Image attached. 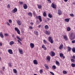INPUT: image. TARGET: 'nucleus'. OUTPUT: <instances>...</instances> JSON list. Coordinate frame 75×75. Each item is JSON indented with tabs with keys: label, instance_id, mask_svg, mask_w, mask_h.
Returning <instances> with one entry per match:
<instances>
[{
	"label": "nucleus",
	"instance_id": "obj_1",
	"mask_svg": "<svg viewBox=\"0 0 75 75\" xmlns=\"http://www.w3.org/2000/svg\"><path fill=\"white\" fill-rule=\"evenodd\" d=\"M70 37V39L71 40H74V39L75 38V33H71Z\"/></svg>",
	"mask_w": 75,
	"mask_h": 75
},
{
	"label": "nucleus",
	"instance_id": "obj_2",
	"mask_svg": "<svg viewBox=\"0 0 75 75\" xmlns=\"http://www.w3.org/2000/svg\"><path fill=\"white\" fill-rule=\"evenodd\" d=\"M48 41L51 43V44H52L53 43V40L52 39V37H49L48 38Z\"/></svg>",
	"mask_w": 75,
	"mask_h": 75
},
{
	"label": "nucleus",
	"instance_id": "obj_3",
	"mask_svg": "<svg viewBox=\"0 0 75 75\" xmlns=\"http://www.w3.org/2000/svg\"><path fill=\"white\" fill-rule=\"evenodd\" d=\"M15 30L16 31H17L18 34H20V30H19L18 29L17 27H15Z\"/></svg>",
	"mask_w": 75,
	"mask_h": 75
},
{
	"label": "nucleus",
	"instance_id": "obj_4",
	"mask_svg": "<svg viewBox=\"0 0 75 75\" xmlns=\"http://www.w3.org/2000/svg\"><path fill=\"white\" fill-rule=\"evenodd\" d=\"M17 11V9L16 8H15L13 9L12 10V13H16Z\"/></svg>",
	"mask_w": 75,
	"mask_h": 75
},
{
	"label": "nucleus",
	"instance_id": "obj_5",
	"mask_svg": "<svg viewBox=\"0 0 75 75\" xmlns=\"http://www.w3.org/2000/svg\"><path fill=\"white\" fill-rule=\"evenodd\" d=\"M8 52L10 54H13V50L11 49H9L8 50Z\"/></svg>",
	"mask_w": 75,
	"mask_h": 75
},
{
	"label": "nucleus",
	"instance_id": "obj_6",
	"mask_svg": "<svg viewBox=\"0 0 75 75\" xmlns=\"http://www.w3.org/2000/svg\"><path fill=\"white\" fill-rule=\"evenodd\" d=\"M23 7L24 9H27V8H28V6H27V5L26 4H23Z\"/></svg>",
	"mask_w": 75,
	"mask_h": 75
},
{
	"label": "nucleus",
	"instance_id": "obj_7",
	"mask_svg": "<svg viewBox=\"0 0 75 75\" xmlns=\"http://www.w3.org/2000/svg\"><path fill=\"white\" fill-rule=\"evenodd\" d=\"M55 53L53 51L51 52L50 53V55L51 56H52V57H54V55H55Z\"/></svg>",
	"mask_w": 75,
	"mask_h": 75
},
{
	"label": "nucleus",
	"instance_id": "obj_8",
	"mask_svg": "<svg viewBox=\"0 0 75 75\" xmlns=\"http://www.w3.org/2000/svg\"><path fill=\"white\" fill-rule=\"evenodd\" d=\"M33 63L35 65H37L38 64V62L37 60H34L33 61Z\"/></svg>",
	"mask_w": 75,
	"mask_h": 75
},
{
	"label": "nucleus",
	"instance_id": "obj_9",
	"mask_svg": "<svg viewBox=\"0 0 75 75\" xmlns=\"http://www.w3.org/2000/svg\"><path fill=\"white\" fill-rule=\"evenodd\" d=\"M18 51L20 54H23V52L22 50L20 49V48H18Z\"/></svg>",
	"mask_w": 75,
	"mask_h": 75
},
{
	"label": "nucleus",
	"instance_id": "obj_10",
	"mask_svg": "<svg viewBox=\"0 0 75 75\" xmlns=\"http://www.w3.org/2000/svg\"><path fill=\"white\" fill-rule=\"evenodd\" d=\"M30 46L31 48H33L34 47V44L33 43H31L30 44Z\"/></svg>",
	"mask_w": 75,
	"mask_h": 75
},
{
	"label": "nucleus",
	"instance_id": "obj_11",
	"mask_svg": "<svg viewBox=\"0 0 75 75\" xmlns=\"http://www.w3.org/2000/svg\"><path fill=\"white\" fill-rule=\"evenodd\" d=\"M52 8H56V5L54 4L53 3L52 4Z\"/></svg>",
	"mask_w": 75,
	"mask_h": 75
},
{
	"label": "nucleus",
	"instance_id": "obj_12",
	"mask_svg": "<svg viewBox=\"0 0 75 75\" xmlns=\"http://www.w3.org/2000/svg\"><path fill=\"white\" fill-rule=\"evenodd\" d=\"M38 18L40 22H42V18L41 16H38Z\"/></svg>",
	"mask_w": 75,
	"mask_h": 75
},
{
	"label": "nucleus",
	"instance_id": "obj_13",
	"mask_svg": "<svg viewBox=\"0 0 75 75\" xmlns=\"http://www.w3.org/2000/svg\"><path fill=\"white\" fill-rule=\"evenodd\" d=\"M45 33L47 35H50L51 33V32L50 31H46L45 32Z\"/></svg>",
	"mask_w": 75,
	"mask_h": 75
},
{
	"label": "nucleus",
	"instance_id": "obj_14",
	"mask_svg": "<svg viewBox=\"0 0 75 75\" xmlns=\"http://www.w3.org/2000/svg\"><path fill=\"white\" fill-rule=\"evenodd\" d=\"M58 13L59 14V15H61V14H62V12L60 9H59Z\"/></svg>",
	"mask_w": 75,
	"mask_h": 75
},
{
	"label": "nucleus",
	"instance_id": "obj_15",
	"mask_svg": "<svg viewBox=\"0 0 75 75\" xmlns=\"http://www.w3.org/2000/svg\"><path fill=\"white\" fill-rule=\"evenodd\" d=\"M44 66L47 69H49V67H48V66H47V65L46 64H44Z\"/></svg>",
	"mask_w": 75,
	"mask_h": 75
},
{
	"label": "nucleus",
	"instance_id": "obj_16",
	"mask_svg": "<svg viewBox=\"0 0 75 75\" xmlns=\"http://www.w3.org/2000/svg\"><path fill=\"white\" fill-rule=\"evenodd\" d=\"M37 6L38 8H39V9H41L42 8V5H41L38 4Z\"/></svg>",
	"mask_w": 75,
	"mask_h": 75
},
{
	"label": "nucleus",
	"instance_id": "obj_17",
	"mask_svg": "<svg viewBox=\"0 0 75 75\" xmlns=\"http://www.w3.org/2000/svg\"><path fill=\"white\" fill-rule=\"evenodd\" d=\"M63 38H64V39L66 41H67L68 40V37H67V36L66 35L64 36Z\"/></svg>",
	"mask_w": 75,
	"mask_h": 75
},
{
	"label": "nucleus",
	"instance_id": "obj_18",
	"mask_svg": "<svg viewBox=\"0 0 75 75\" xmlns=\"http://www.w3.org/2000/svg\"><path fill=\"white\" fill-rule=\"evenodd\" d=\"M45 29H46V30H48V29L49 28V27L48 25H46L45 26Z\"/></svg>",
	"mask_w": 75,
	"mask_h": 75
},
{
	"label": "nucleus",
	"instance_id": "obj_19",
	"mask_svg": "<svg viewBox=\"0 0 75 75\" xmlns=\"http://www.w3.org/2000/svg\"><path fill=\"white\" fill-rule=\"evenodd\" d=\"M47 59L48 61H50L51 57H50V56H48L47 57Z\"/></svg>",
	"mask_w": 75,
	"mask_h": 75
},
{
	"label": "nucleus",
	"instance_id": "obj_20",
	"mask_svg": "<svg viewBox=\"0 0 75 75\" xmlns=\"http://www.w3.org/2000/svg\"><path fill=\"white\" fill-rule=\"evenodd\" d=\"M56 65H57V66H59L60 63H59V62L57 61H56Z\"/></svg>",
	"mask_w": 75,
	"mask_h": 75
},
{
	"label": "nucleus",
	"instance_id": "obj_21",
	"mask_svg": "<svg viewBox=\"0 0 75 75\" xmlns=\"http://www.w3.org/2000/svg\"><path fill=\"white\" fill-rule=\"evenodd\" d=\"M13 72H14V74H17V70H16V69H13Z\"/></svg>",
	"mask_w": 75,
	"mask_h": 75
},
{
	"label": "nucleus",
	"instance_id": "obj_22",
	"mask_svg": "<svg viewBox=\"0 0 75 75\" xmlns=\"http://www.w3.org/2000/svg\"><path fill=\"white\" fill-rule=\"evenodd\" d=\"M17 23L19 25H21V22H20V21L18 20L17 21Z\"/></svg>",
	"mask_w": 75,
	"mask_h": 75
},
{
	"label": "nucleus",
	"instance_id": "obj_23",
	"mask_svg": "<svg viewBox=\"0 0 75 75\" xmlns=\"http://www.w3.org/2000/svg\"><path fill=\"white\" fill-rule=\"evenodd\" d=\"M34 33L35 34V35H36L37 36H38V31H35L34 32Z\"/></svg>",
	"mask_w": 75,
	"mask_h": 75
},
{
	"label": "nucleus",
	"instance_id": "obj_24",
	"mask_svg": "<svg viewBox=\"0 0 75 75\" xmlns=\"http://www.w3.org/2000/svg\"><path fill=\"white\" fill-rule=\"evenodd\" d=\"M0 36L1 38H3V37H4V36L3 35L2 32H1L0 33Z\"/></svg>",
	"mask_w": 75,
	"mask_h": 75
},
{
	"label": "nucleus",
	"instance_id": "obj_25",
	"mask_svg": "<svg viewBox=\"0 0 75 75\" xmlns=\"http://www.w3.org/2000/svg\"><path fill=\"white\" fill-rule=\"evenodd\" d=\"M14 42L13 41H11L9 43V44L11 45H13V44H14Z\"/></svg>",
	"mask_w": 75,
	"mask_h": 75
},
{
	"label": "nucleus",
	"instance_id": "obj_26",
	"mask_svg": "<svg viewBox=\"0 0 75 75\" xmlns=\"http://www.w3.org/2000/svg\"><path fill=\"white\" fill-rule=\"evenodd\" d=\"M28 16H30V17H32L33 16V14H32V13L31 12H29L28 13Z\"/></svg>",
	"mask_w": 75,
	"mask_h": 75
},
{
	"label": "nucleus",
	"instance_id": "obj_27",
	"mask_svg": "<svg viewBox=\"0 0 75 75\" xmlns=\"http://www.w3.org/2000/svg\"><path fill=\"white\" fill-rule=\"evenodd\" d=\"M64 21H65L66 22H69V19H66L64 20Z\"/></svg>",
	"mask_w": 75,
	"mask_h": 75
},
{
	"label": "nucleus",
	"instance_id": "obj_28",
	"mask_svg": "<svg viewBox=\"0 0 75 75\" xmlns=\"http://www.w3.org/2000/svg\"><path fill=\"white\" fill-rule=\"evenodd\" d=\"M63 45H61L59 46V49H62L63 48Z\"/></svg>",
	"mask_w": 75,
	"mask_h": 75
},
{
	"label": "nucleus",
	"instance_id": "obj_29",
	"mask_svg": "<svg viewBox=\"0 0 75 75\" xmlns=\"http://www.w3.org/2000/svg\"><path fill=\"white\" fill-rule=\"evenodd\" d=\"M48 16L49 18H52V16L51 14H50V13L48 14Z\"/></svg>",
	"mask_w": 75,
	"mask_h": 75
},
{
	"label": "nucleus",
	"instance_id": "obj_30",
	"mask_svg": "<svg viewBox=\"0 0 75 75\" xmlns=\"http://www.w3.org/2000/svg\"><path fill=\"white\" fill-rule=\"evenodd\" d=\"M67 48L68 49V51H71V50L72 49L71 48V47H67Z\"/></svg>",
	"mask_w": 75,
	"mask_h": 75
},
{
	"label": "nucleus",
	"instance_id": "obj_31",
	"mask_svg": "<svg viewBox=\"0 0 75 75\" xmlns=\"http://www.w3.org/2000/svg\"><path fill=\"white\" fill-rule=\"evenodd\" d=\"M72 51L74 53H75V48L74 47L72 49Z\"/></svg>",
	"mask_w": 75,
	"mask_h": 75
},
{
	"label": "nucleus",
	"instance_id": "obj_32",
	"mask_svg": "<svg viewBox=\"0 0 75 75\" xmlns=\"http://www.w3.org/2000/svg\"><path fill=\"white\" fill-rule=\"evenodd\" d=\"M59 56L60 57H62L64 56V54L62 53H60L59 54Z\"/></svg>",
	"mask_w": 75,
	"mask_h": 75
},
{
	"label": "nucleus",
	"instance_id": "obj_33",
	"mask_svg": "<svg viewBox=\"0 0 75 75\" xmlns=\"http://www.w3.org/2000/svg\"><path fill=\"white\" fill-rule=\"evenodd\" d=\"M56 66L55 65H53L52 66V68L54 69H56Z\"/></svg>",
	"mask_w": 75,
	"mask_h": 75
},
{
	"label": "nucleus",
	"instance_id": "obj_34",
	"mask_svg": "<svg viewBox=\"0 0 75 75\" xmlns=\"http://www.w3.org/2000/svg\"><path fill=\"white\" fill-rule=\"evenodd\" d=\"M71 66L72 67L74 68V67H75V64H74V63L72 64H71Z\"/></svg>",
	"mask_w": 75,
	"mask_h": 75
},
{
	"label": "nucleus",
	"instance_id": "obj_35",
	"mask_svg": "<svg viewBox=\"0 0 75 75\" xmlns=\"http://www.w3.org/2000/svg\"><path fill=\"white\" fill-rule=\"evenodd\" d=\"M63 73L64 74H67V72L65 71H63Z\"/></svg>",
	"mask_w": 75,
	"mask_h": 75
},
{
	"label": "nucleus",
	"instance_id": "obj_36",
	"mask_svg": "<svg viewBox=\"0 0 75 75\" xmlns=\"http://www.w3.org/2000/svg\"><path fill=\"white\" fill-rule=\"evenodd\" d=\"M43 14V16H44V17L46 16V13H45V12H44Z\"/></svg>",
	"mask_w": 75,
	"mask_h": 75
},
{
	"label": "nucleus",
	"instance_id": "obj_37",
	"mask_svg": "<svg viewBox=\"0 0 75 75\" xmlns=\"http://www.w3.org/2000/svg\"><path fill=\"white\" fill-rule=\"evenodd\" d=\"M71 62H75V60L73 59H71Z\"/></svg>",
	"mask_w": 75,
	"mask_h": 75
},
{
	"label": "nucleus",
	"instance_id": "obj_38",
	"mask_svg": "<svg viewBox=\"0 0 75 75\" xmlns=\"http://www.w3.org/2000/svg\"><path fill=\"white\" fill-rule=\"evenodd\" d=\"M7 7L8 8H10V5H9V4H8L7 6Z\"/></svg>",
	"mask_w": 75,
	"mask_h": 75
},
{
	"label": "nucleus",
	"instance_id": "obj_39",
	"mask_svg": "<svg viewBox=\"0 0 75 75\" xmlns=\"http://www.w3.org/2000/svg\"><path fill=\"white\" fill-rule=\"evenodd\" d=\"M67 31H70L71 30V28H67Z\"/></svg>",
	"mask_w": 75,
	"mask_h": 75
},
{
	"label": "nucleus",
	"instance_id": "obj_40",
	"mask_svg": "<svg viewBox=\"0 0 75 75\" xmlns=\"http://www.w3.org/2000/svg\"><path fill=\"white\" fill-rule=\"evenodd\" d=\"M43 42L44 44H47V41H46L45 40H43Z\"/></svg>",
	"mask_w": 75,
	"mask_h": 75
},
{
	"label": "nucleus",
	"instance_id": "obj_41",
	"mask_svg": "<svg viewBox=\"0 0 75 75\" xmlns=\"http://www.w3.org/2000/svg\"><path fill=\"white\" fill-rule=\"evenodd\" d=\"M9 23H12V21L11 19H9Z\"/></svg>",
	"mask_w": 75,
	"mask_h": 75
},
{
	"label": "nucleus",
	"instance_id": "obj_42",
	"mask_svg": "<svg viewBox=\"0 0 75 75\" xmlns=\"http://www.w3.org/2000/svg\"><path fill=\"white\" fill-rule=\"evenodd\" d=\"M33 14L34 16H35V11H33Z\"/></svg>",
	"mask_w": 75,
	"mask_h": 75
},
{
	"label": "nucleus",
	"instance_id": "obj_43",
	"mask_svg": "<svg viewBox=\"0 0 75 75\" xmlns=\"http://www.w3.org/2000/svg\"><path fill=\"white\" fill-rule=\"evenodd\" d=\"M43 71L42 69H41L40 71V74H42Z\"/></svg>",
	"mask_w": 75,
	"mask_h": 75
},
{
	"label": "nucleus",
	"instance_id": "obj_44",
	"mask_svg": "<svg viewBox=\"0 0 75 75\" xmlns=\"http://www.w3.org/2000/svg\"><path fill=\"white\" fill-rule=\"evenodd\" d=\"M18 42H19V44H20L21 45H22V43H21V42H20V40H18Z\"/></svg>",
	"mask_w": 75,
	"mask_h": 75
},
{
	"label": "nucleus",
	"instance_id": "obj_45",
	"mask_svg": "<svg viewBox=\"0 0 75 75\" xmlns=\"http://www.w3.org/2000/svg\"><path fill=\"white\" fill-rule=\"evenodd\" d=\"M4 35H5V36H8L9 35H8V33H5L4 34Z\"/></svg>",
	"mask_w": 75,
	"mask_h": 75
},
{
	"label": "nucleus",
	"instance_id": "obj_46",
	"mask_svg": "<svg viewBox=\"0 0 75 75\" xmlns=\"http://www.w3.org/2000/svg\"><path fill=\"white\" fill-rule=\"evenodd\" d=\"M50 74H52V75H54V73L53 72H52L50 71Z\"/></svg>",
	"mask_w": 75,
	"mask_h": 75
},
{
	"label": "nucleus",
	"instance_id": "obj_47",
	"mask_svg": "<svg viewBox=\"0 0 75 75\" xmlns=\"http://www.w3.org/2000/svg\"><path fill=\"white\" fill-rule=\"evenodd\" d=\"M29 28L30 30H32L33 29V27L32 26H29Z\"/></svg>",
	"mask_w": 75,
	"mask_h": 75
},
{
	"label": "nucleus",
	"instance_id": "obj_48",
	"mask_svg": "<svg viewBox=\"0 0 75 75\" xmlns=\"http://www.w3.org/2000/svg\"><path fill=\"white\" fill-rule=\"evenodd\" d=\"M72 58L74 59H75V55H74L72 57Z\"/></svg>",
	"mask_w": 75,
	"mask_h": 75
},
{
	"label": "nucleus",
	"instance_id": "obj_49",
	"mask_svg": "<svg viewBox=\"0 0 75 75\" xmlns=\"http://www.w3.org/2000/svg\"><path fill=\"white\" fill-rule=\"evenodd\" d=\"M70 16H71V17H74V15L73 14H70Z\"/></svg>",
	"mask_w": 75,
	"mask_h": 75
},
{
	"label": "nucleus",
	"instance_id": "obj_50",
	"mask_svg": "<svg viewBox=\"0 0 75 75\" xmlns=\"http://www.w3.org/2000/svg\"><path fill=\"white\" fill-rule=\"evenodd\" d=\"M45 47V45H42V48H44Z\"/></svg>",
	"mask_w": 75,
	"mask_h": 75
},
{
	"label": "nucleus",
	"instance_id": "obj_51",
	"mask_svg": "<svg viewBox=\"0 0 75 75\" xmlns=\"http://www.w3.org/2000/svg\"><path fill=\"white\" fill-rule=\"evenodd\" d=\"M71 43H75V40L72 41H71Z\"/></svg>",
	"mask_w": 75,
	"mask_h": 75
},
{
	"label": "nucleus",
	"instance_id": "obj_52",
	"mask_svg": "<svg viewBox=\"0 0 75 75\" xmlns=\"http://www.w3.org/2000/svg\"><path fill=\"white\" fill-rule=\"evenodd\" d=\"M5 69V67H3L2 68V69L3 71H4V69Z\"/></svg>",
	"mask_w": 75,
	"mask_h": 75
},
{
	"label": "nucleus",
	"instance_id": "obj_53",
	"mask_svg": "<svg viewBox=\"0 0 75 75\" xmlns=\"http://www.w3.org/2000/svg\"><path fill=\"white\" fill-rule=\"evenodd\" d=\"M6 24H7V25H8L10 26V24H9V23H8V22H7Z\"/></svg>",
	"mask_w": 75,
	"mask_h": 75
},
{
	"label": "nucleus",
	"instance_id": "obj_54",
	"mask_svg": "<svg viewBox=\"0 0 75 75\" xmlns=\"http://www.w3.org/2000/svg\"><path fill=\"white\" fill-rule=\"evenodd\" d=\"M2 45H3V44L2 43V42H0V46H1Z\"/></svg>",
	"mask_w": 75,
	"mask_h": 75
},
{
	"label": "nucleus",
	"instance_id": "obj_55",
	"mask_svg": "<svg viewBox=\"0 0 75 75\" xmlns=\"http://www.w3.org/2000/svg\"><path fill=\"white\" fill-rule=\"evenodd\" d=\"M9 66L10 67H11V63H9Z\"/></svg>",
	"mask_w": 75,
	"mask_h": 75
},
{
	"label": "nucleus",
	"instance_id": "obj_56",
	"mask_svg": "<svg viewBox=\"0 0 75 75\" xmlns=\"http://www.w3.org/2000/svg\"><path fill=\"white\" fill-rule=\"evenodd\" d=\"M19 3L20 4H22L23 3L22 2H20Z\"/></svg>",
	"mask_w": 75,
	"mask_h": 75
},
{
	"label": "nucleus",
	"instance_id": "obj_57",
	"mask_svg": "<svg viewBox=\"0 0 75 75\" xmlns=\"http://www.w3.org/2000/svg\"><path fill=\"white\" fill-rule=\"evenodd\" d=\"M44 50H47V48H46V47H45L44 48H43Z\"/></svg>",
	"mask_w": 75,
	"mask_h": 75
},
{
	"label": "nucleus",
	"instance_id": "obj_58",
	"mask_svg": "<svg viewBox=\"0 0 75 75\" xmlns=\"http://www.w3.org/2000/svg\"><path fill=\"white\" fill-rule=\"evenodd\" d=\"M16 38H17L18 40V39H19V38H20V37L18 36H16Z\"/></svg>",
	"mask_w": 75,
	"mask_h": 75
},
{
	"label": "nucleus",
	"instance_id": "obj_59",
	"mask_svg": "<svg viewBox=\"0 0 75 75\" xmlns=\"http://www.w3.org/2000/svg\"><path fill=\"white\" fill-rule=\"evenodd\" d=\"M48 1H49L50 3H51V0H47Z\"/></svg>",
	"mask_w": 75,
	"mask_h": 75
},
{
	"label": "nucleus",
	"instance_id": "obj_60",
	"mask_svg": "<svg viewBox=\"0 0 75 75\" xmlns=\"http://www.w3.org/2000/svg\"><path fill=\"white\" fill-rule=\"evenodd\" d=\"M30 24H31V25H33V23L32 22V23H30Z\"/></svg>",
	"mask_w": 75,
	"mask_h": 75
},
{
	"label": "nucleus",
	"instance_id": "obj_61",
	"mask_svg": "<svg viewBox=\"0 0 75 75\" xmlns=\"http://www.w3.org/2000/svg\"><path fill=\"white\" fill-rule=\"evenodd\" d=\"M12 37H15V35H14L13 34L12 35Z\"/></svg>",
	"mask_w": 75,
	"mask_h": 75
},
{
	"label": "nucleus",
	"instance_id": "obj_62",
	"mask_svg": "<svg viewBox=\"0 0 75 75\" xmlns=\"http://www.w3.org/2000/svg\"><path fill=\"white\" fill-rule=\"evenodd\" d=\"M65 2H67L68 1V0H64Z\"/></svg>",
	"mask_w": 75,
	"mask_h": 75
},
{
	"label": "nucleus",
	"instance_id": "obj_63",
	"mask_svg": "<svg viewBox=\"0 0 75 75\" xmlns=\"http://www.w3.org/2000/svg\"><path fill=\"white\" fill-rule=\"evenodd\" d=\"M47 20H50V18H47Z\"/></svg>",
	"mask_w": 75,
	"mask_h": 75
},
{
	"label": "nucleus",
	"instance_id": "obj_64",
	"mask_svg": "<svg viewBox=\"0 0 75 75\" xmlns=\"http://www.w3.org/2000/svg\"><path fill=\"white\" fill-rule=\"evenodd\" d=\"M38 27H39V28H40V27H41V25H39Z\"/></svg>",
	"mask_w": 75,
	"mask_h": 75
}]
</instances>
